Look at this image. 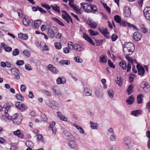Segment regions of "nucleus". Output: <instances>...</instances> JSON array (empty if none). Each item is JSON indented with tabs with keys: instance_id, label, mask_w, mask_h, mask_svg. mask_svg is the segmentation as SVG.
<instances>
[{
	"instance_id": "obj_11",
	"label": "nucleus",
	"mask_w": 150,
	"mask_h": 150,
	"mask_svg": "<svg viewBox=\"0 0 150 150\" xmlns=\"http://www.w3.org/2000/svg\"><path fill=\"white\" fill-rule=\"evenodd\" d=\"M54 94L56 96H59L61 94L59 87L57 86H53L52 88Z\"/></svg>"
},
{
	"instance_id": "obj_42",
	"label": "nucleus",
	"mask_w": 150,
	"mask_h": 150,
	"mask_svg": "<svg viewBox=\"0 0 150 150\" xmlns=\"http://www.w3.org/2000/svg\"><path fill=\"white\" fill-rule=\"evenodd\" d=\"M116 136L114 133L110 135L109 137V139L111 141H115L116 140Z\"/></svg>"
},
{
	"instance_id": "obj_55",
	"label": "nucleus",
	"mask_w": 150,
	"mask_h": 150,
	"mask_svg": "<svg viewBox=\"0 0 150 150\" xmlns=\"http://www.w3.org/2000/svg\"><path fill=\"white\" fill-rule=\"evenodd\" d=\"M128 22L125 21L121 20L120 23V25L122 26L125 27L127 26Z\"/></svg>"
},
{
	"instance_id": "obj_31",
	"label": "nucleus",
	"mask_w": 150,
	"mask_h": 150,
	"mask_svg": "<svg viewBox=\"0 0 150 150\" xmlns=\"http://www.w3.org/2000/svg\"><path fill=\"white\" fill-rule=\"evenodd\" d=\"M141 113V111L140 110H137L131 112V114L134 116H138Z\"/></svg>"
},
{
	"instance_id": "obj_47",
	"label": "nucleus",
	"mask_w": 150,
	"mask_h": 150,
	"mask_svg": "<svg viewBox=\"0 0 150 150\" xmlns=\"http://www.w3.org/2000/svg\"><path fill=\"white\" fill-rule=\"evenodd\" d=\"M18 13V16L20 18H22L23 16V12L21 9H18L17 11Z\"/></svg>"
},
{
	"instance_id": "obj_20",
	"label": "nucleus",
	"mask_w": 150,
	"mask_h": 150,
	"mask_svg": "<svg viewBox=\"0 0 150 150\" xmlns=\"http://www.w3.org/2000/svg\"><path fill=\"white\" fill-rule=\"evenodd\" d=\"M124 143L127 146L128 148H130L132 146L131 145V141L129 139L126 137L123 139Z\"/></svg>"
},
{
	"instance_id": "obj_46",
	"label": "nucleus",
	"mask_w": 150,
	"mask_h": 150,
	"mask_svg": "<svg viewBox=\"0 0 150 150\" xmlns=\"http://www.w3.org/2000/svg\"><path fill=\"white\" fill-rule=\"evenodd\" d=\"M100 31L105 36H107L109 34L106 29H102L100 30Z\"/></svg>"
},
{
	"instance_id": "obj_62",
	"label": "nucleus",
	"mask_w": 150,
	"mask_h": 150,
	"mask_svg": "<svg viewBox=\"0 0 150 150\" xmlns=\"http://www.w3.org/2000/svg\"><path fill=\"white\" fill-rule=\"evenodd\" d=\"M148 85V84L147 82L145 81H143L141 83V84H140V86L142 88H145Z\"/></svg>"
},
{
	"instance_id": "obj_1",
	"label": "nucleus",
	"mask_w": 150,
	"mask_h": 150,
	"mask_svg": "<svg viewBox=\"0 0 150 150\" xmlns=\"http://www.w3.org/2000/svg\"><path fill=\"white\" fill-rule=\"evenodd\" d=\"M123 50L125 54H131L134 51L135 47L133 44L126 42L123 45Z\"/></svg>"
},
{
	"instance_id": "obj_32",
	"label": "nucleus",
	"mask_w": 150,
	"mask_h": 150,
	"mask_svg": "<svg viewBox=\"0 0 150 150\" xmlns=\"http://www.w3.org/2000/svg\"><path fill=\"white\" fill-rule=\"evenodd\" d=\"M73 49L78 51H81L82 48L81 45L78 44H75L74 45Z\"/></svg>"
},
{
	"instance_id": "obj_49",
	"label": "nucleus",
	"mask_w": 150,
	"mask_h": 150,
	"mask_svg": "<svg viewBox=\"0 0 150 150\" xmlns=\"http://www.w3.org/2000/svg\"><path fill=\"white\" fill-rule=\"evenodd\" d=\"M24 54L27 57H29L30 55V53L28 50H25L23 52Z\"/></svg>"
},
{
	"instance_id": "obj_22",
	"label": "nucleus",
	"mask_w": 150,
	"mask_h": 150,
	"mask_svg": "<svg viewBox=\"0 0 150 150\" xmlns=\"http://www.w3.org/2000/svg\"><path fill=\"white\" fill-rule=\"evenodd\" d=\"M91 10V12L90 13H95L96 12L98 13V9L97 7L95 5L91 4L90 7Z\"/></svg>"
},
{
	"instance_id": "obj_48",
	"label": "nucleus",
	"mask_w": 150,
	"mask_h": 150,
	"mask_svg": "<svg viewBox=\"0 0 150 150\" xmlns=\"http://www.w3.org/2000/svg\"><path fill=\"white\" fill-rule=\"evenodd\" d=\"M59 63L63 65L65 64L67 65L69 64L70 63V62L68 60H62L60 61Z\"/></svg>"
},
{
	"instance_id": "obj_17",
	"label": "nucleus",
	"mask_w": 150,
	"mask_h": 150,
	"mask_svg": "<svg viewBox=\"0 0 150 150\" xmlns=\"http://www.w3.org/2000/svg\"><path fill=\"white\" fill-rule=\"evenodd\" d=\"M133 38L135 40L138 41L141 40L142 38V35L139 32H136L133 35Z\"/></svg>"
},
{
	"instance_id": "obj_24",
	"label": "nucleus",
	"mask_w": 150,
	"mask_h": 150,
	"mask_svg": "<svg viewBox=\"0 0 150 150\" xmlns=\"http://www.w3.org/2000/svg\"><path fill=\"white\" fill-rule=\"evenodd\" d=\"M18 37L19 38L23 40H26L28 38V36L27 34L22 33H18Z\"/></svg>"
},
{
	"instance_id": "obj_34",
	"label": "nucleus",
	"mask_w": 150,
	"mask_h": 150,
	"mask_svg": "<svg viewBox=\"0 0 150 150\" xmlns=\"http://www.w3.org/2000/svg\"><path fill=\"white\" fill-rule=\"evenodd\" d=\"M125 58L127 59L128 62V63L129 64H132V65L133 64L134 61L132 59V58L129 57V55L130 54H126Z\"/></svg>"
},
{
	"instance_id": "obj_63",
	"label": "nucleus",
	"mask_w": 150,
	"mask_h": 150,
	"mask_svg": "<svg viewBox=\"0 0 150 150\" xmlns=\"http://www.w3.org/2000/svg\"><path fill=\"white\" fill-rule=\"evenodd\" d=\"M25 62L23 60H19L17 61L16 64L18 65H22L24 64Z\"/></svg>"
},
{
	"instance_id": "obj_16",
	"label": "nucleus",
	"mask_w": 150,
	"mask_h": 150,
	"mask_svg": "<svg viewBox=\"0 0 150 150\" xmlns=\"http://www.w3.org/2000/svg\"><path fill=\"white\" fill-rule=\"evenodd\" d=\"M83 38L84 39L86 40L92 45H95V44L94 42L91 39L90 37H89L86 34V33H83Z\"/></svg>"
},
{
	"instance_id": "obj_10",
	"label": "nucleus",
	"mask_w": 150,
	"mask_h": 150,
	"mask_svg": "<svg viewBox=\"0 0 150 150\" xmlns=\"http://www.w3.org/2000/svg\"><path fill=\"white\" fill-rule=\"evenodd\" d=\"M124 14L125 16L128 17L130 16L131 14L130 7L128 6H126L123 8Z\"/></svg>"
},
{
	"instance_id": "obj_27",
	"label": "nucleus",
	"mask_w": 150,
	"mask_h": 150,
	"mask_svg": "<svg viewBox=\"0 0 150 150\" xmlns=\"http://www.w3.org/2000/svg\"><path fill=\"white\" fill-rule=\"evenodd\" d=\"M144 96L142 94H140L138 95L137 97V102L138 104H141L143 101V98Z\"/></svg>"
},
{
	"instance_id": "obj_64",
	"label": "nucleus",
	"mask_w": 150,
	"mask_h": 150,
	"mask_svg": "<svg viewBox=\"0 0 150 150\" xmlns=\"http://www.w3.org/2000/svg\"><path fill=\"white\" fill-rule=\"evenodd\" d=\"M118 38V36L115 34H112L111 37L112 40L113 41H115Z\"/></svg>"
},
{
	"instance_id": "obj_52",
	"label": "nucleus",
	"mask_w": 150,
	"mask_h": 150,
	"mask_svg": "<svg viewBox=\"0 0 150 150\" xmlns=\"http://www.w3.org/2000/svg\"><path fill=\"white\" fill-rule=\"evenodd\" d=\"M108 95H109V96L110 98H112L114 96V93L113 91L112 90H108Z\"/></svg>"
},
{
	"instance_id": "obj_2",
	"label": "nucleus",
	"mask_w": 150,
	"mask_h": 150,
	"mask_svg": "<svg viewBox=\"0 0 150 150\" xmlns=\"http://www.w3.org/2000/svg\"><path fill=\"white\" fill-rule=\"evenodd\" d=\"M47 29L48 36L51 38H54L55 33H57L58 32L57 28L55 27L52 26L51 28L50 27H48Z\"/></svg>"
},
{
	"instance_id": "obj_19",
	"label": "nucleus",
	"mask_w": 150,
	"mask_h": 150,
	"mask_svg": "<svg viewBox=\"0 0 150 150\" xmlns=\"http://www.w3.org/2000/svg\"><path fill=\"white\" fill-rule=\"evenodd\" d=\"M69 146L71 148L77 149H78V146L76 143L74 141H70L69 142Z\"/></svg>"
},
{
	"instance_id": "obj_14",
	"label": "nucleus",
	"mask_w": 150,
	"mask_h": 150,
	"mask_svg": "<svg viewBox=\"0 0 150 150\" xmlns=\"http://www.w3.org/2000/svg\"><path fill=\"white\" fill-rule=\"evenodd\" d=\"M23 24L25 26H28L30 24L32 23L33 21L32 20H29L26 17H24L22 21Z\"/></svg>"
},
{
	"instance_id": "obj_58",
	"label": "nucleus",
	"mask_w": 150,
	"mask_h": 150,
	"mask_svg": "<svg viewBox=\"0 0 150 150\" xmlns=\"http://www.w3.org/2000/svg\"><path fill=\"white\" fill-rule=\"evenodd\" d=\"M132 85H130L127 90V92L128 94H131L132 92Z\"/></svg>"
},
{
	"instance_id": "obj_4",
	"label": "nucleus",
	"mask_w": 150,
	"mask_h": 150,
	"mask_svg": "<svg viewBox=\"0 0 150 150\" xmlns=\"http://www.w3.org/2000/svg\"><path fill=\"white\" fill-rule=\"evenodd\" d=\"M62 135L65 139L70 140L74 138L73 136L67 129L62 128Z\"/></svg>"
},
{
	"instance_id": "obj_25",
	"label": "nucleus",
	"mask_w": 150,
	"mask_h": 150,
	"mask_svg": "<svg viewBox=\"0 0 150 150\" xmlns=\"http://www.w3.org/2000/svg\"><path fill=\"white\" fill-rule=\"evenodd\" d=\"M134 101V97L132 96H131L129 97V98L127 99L126 102L129 105H131L132 104Z\"/></svg>"
},
{
	"instance_id": "obj_7",
	"label": "nucleus",
	"mask_w": 150,
	"mask_h": 150,
	"mask_svg": "<svg viewBox=\"0 0 150 150\" xmlns=\"http://www.w3.org/2000/svg\"><path fill=\"white\" fill-rule=\"evenodd\" d=\"M143 13L146 19L150 20V7H146L143 10Z\"/></svg>"
},
{
	"instance_id": "obj_29",
	"label": "nucleus",
	"mask_w": 150,
	"mask_h": 150,
	"mask_svg": "<svg viewBox=\"0 0 150 150\" xmlns=\"http://www.w3.org/2000/svg\"><path fill=\"white\" fill-rule=\"evenodd\" d=\"M119 65L124 69L127 68V64L126 62L124 61H122L119 63Z\"/></svg>"
},
{
	"instance_id": "obj_26",
	"label": "nucleus",
	"mask_w": 150,
	"mask_h": 150,
	"mask_svg": "<svg viewBox=\"0 0 150 150\" xmlns=\"http://www.w3.org/2000/svg\"><path fill=\"white\" fill-rule=\"evenodd\" d=\"M41 23L42 21L40 20H38L34 21V25L36 29H38L41 25Z\"/></svg>"
},
{
	"instance_id": "obj_59",
	"label": "nucleus",
	"mask_w": 150,
	"mask_h": 150,
	"mask_svg": "<svg viewBox=\"0 0 150 150\" xmlns=\"http://www.w3.org/2000/svg\"><path fill=\"white\" fill-rule=\"evenodd\" d=\"M54 45L55 48L59 50L61 48V45L59 43L56 42Z\"/></svg>"
},
{
	"instance_id": "obj_3",
	"label": "nucleus",
	"mask_w": 150,
	"mask_h": 150,
	"mask_svg": "<svg viewBox=\"0 0 150 150\" xmlns=\"http://www.w3.org/2000/svg\"><path fill=\"white\" fill-rule=\"evenodd\" d=\"M13 118L12 119V121L14 125H19L21 122L23 117L21 114H20L18 116L16 114H15L13 115Z\"/></svg>"
},
{
	"instance_id": "obj_56",
	"label": "nucleus",
	"mask_w": 150,
	"mask_h": 150,
	"mask_svg": "<svg viewBox=\"0 0 150 150\" xmlns=\"http://www.w3.org/2000/svg\"><path fill=\"white\" fill-rule=\"evenodd\" d=\"M144 90L146 93H149L150 91V86L148 85L145 88H144Z\"/></svg>"
},
{
	"instance_id": "obj_54",
	"label": "nucleus",
	"mask_w": 150,
	"mask_h": 150,
	"mask_svg": "<svg viewBox=\"0 0 150 150\" xmlns=\"http://www.w3.org/2000/svg\"><path fill=\"white\" fill-rule=\"evenodd\" d=\"M36 137L38 139L39 141H40L41 142H43L44 140L42 136L40 134H38L36 135Z\"/></svg>"
},
{
	"instance_id": "obj_5",
	"label": "nucleus",
	"mask_w": 150,
	"mask_h": 150,
	"mask_svg": "<svg viewBox=\"0 0 150 150\" xmlns=\"http://www.w3.org/2000/svg\"><path fill=\"white\" fill-rule=\"evenodd\" d=\"M62 18H63L67 23H69V21L71 23H72V20L70 16L68 14L66 11L62 10Z\"/></svg>"
},
{
	"instance_id": "obj_8",
	"label": "nucleus",
	"mask_w": 150,
	"mask_h": 150,
	"mask_svg": "<svg viewBox=\"0 0 150 150\" xmlns=\"http://www.w3.org/2000/svg\"><path fill=\"white\" fill-rule=\"evenodd\" d=\"M86 23L91 28L95 29L97 27V23L93 21L91 18L88 19Z\"/></svg>"
},
{
	"instance_id": "obj_43",
	"label": "nucleus",
	"mask_w": 150,
	"mask_h": 150,
	"mask_svg": "<svg viewBox=\"0 0 150 150\" xmlns=\"http://www.w3.org/2000/svg\"><path fill=\"white\" fill-rule=\"evenodd\" d=\"M114 18L116 22L120 23L121 20V17L117 15L115 16Z\"/></svg>"
},
{
	"instance_id": "obj_60",
	"label": "nucleus",
	"mask_w": 150,
	"mask_h": 150,
	"mask_svg": "<svg viewBox=\"0 0 150 150\" xmlns=\"http://www.w3.org/2000/svg\"><path fill=\"white\" fill-rule=\"evenodd\" d=\"M74 10V11H76L77 13L79 14H81L82 12L81 10L77 6Z\"/></svg>"
},
{
	"instance_id": "obj_51",
	"label": "nucleus",
	"mask_w": 150,
	"mask_h": 150,
	"mask_svg": "<svg viewBox=\"0 0 150 150\" xmlns=\"http://www.w3.org/2000/svg\"><path fill=\"white\" fill-rule=\"evenodd\" d=\"M74 59L75 61L78 63H82L83 60L82 59H80L79 57H74Z\"/></svg>"
},
{
	"instance_id": "obj_50",
	"label": "nucleus",
	"mask_w": 150,
	"mask_h": 150,
	"mask_svg": "<svg viewBox=\"0 0 150 150\" xmlns=\"http://www.w3.org/2000/svg\"><path fill=\"white\" fill-rule=\"evenodd\" d=\"M19 51L18 49H15L13 51L12 54L14 56L17 55L19 53Z\"/></svg>"
},
{
	"instance_id": "obj_38",
	"label": "nucleus",
	"mask_w": 150,
	"mask_h": 150,
	"mask_svg": "<svg viewBox=\"0 0 150 150\" xmlns=\"http://www.w3.org/2000/svg\"><path fill=\"white\" fill-rule=\"evenodd\" d=\"M139 28L140 30L144 33H146L148 31V30L145 28L143 25H139Z\"/></svg>"
},
{
	"instance_id": "obj_9",
	"label": "nucleus",
	"mask_w": 150,
	"mask_h": 150,
	"mask_svg": "<svg viewBox=\"0 0 150 150\" xmlns=\"http://www.w3.org/2000/svg\"><path fill=\"white\" fill-rule=\"evenodd\" d=\"M13 104L10 102H7L5 103L3 106V108L5 109V113H6L11 111L10 107L12 106Z\"/></svg>"
},
{
	"instance_id": "obj_35",
	"label": "nucleus",
	"mask_w": 150,
	"mask_h": 150,
	"mask_svg": "<svg viewBox=\"0 0 150 150\" xmlns=\"http://www.w3.org/2000/svg\"><path fill=\"white\" fill-rule=\"evenodd\" d=\"M16 98L20 101H23L24 100V98L20 93L16 94Z\"/></svg>"
},
{
	"instance_id": "obj_12",
	"label": "nucleus",
	"mask_w": 150,
	"mask_h": 150,
	"mask_svg": "<svg viewBox=\"0 0 150 150\" xmlns=\"http://www.w3.org/2000/svg\"><path fill=\"white\" fill-rule=\"evenodd\" d=\"M11 73L15 76L14 78L18 79H19L20 76L19 75V72L18 70L16 68H13L11 69Z\"/></svg>"
},
{
	"instance_id": "obj_39",
	"label": "nucleus",
	"mask_w": 150,
	"mask_h": 150,
	"mask_svg": "<svg viewBox=\"0 0 150 150\" xmlns=\"http://www.w3.org/2000/svg\"><path fill=\"white\" fill-rule=\"evenodd\" d=\"M100 62L102 63H106L107 61L105 58V56L104 55H101L100 57Z\"/></svg>"
},
{
	"instance_id": "obj_61",
	"label": "nucleus",
	"mask_w": 150,
	"mask_h": 150,
	"mask_svg": "<svg viewBox=\"0 0 150 150\" xmlns=\"http://www.w3.org/2000/svg\"><path fill=\"white\" fill-rule=\"evenodd\" d=\"M26 89V86L24 85H21L20 87L21 91L22 92H24L25 91Z\"/></svg>"
},
{
	"instance_id": "obj_33",
	"label": "nucleus",
	"mask_w": 150,
	"mask_h": 150,
	"mask_svg": "<svg viewBox=\"0 0 150 150\" xmlns=\"http://www.w3.org/2000/svg\"><path fill=\"white\" fill-rule=\"evenodd\" d=\"M51 6L52 7V9L55 11L59 13H60L59 8L57 5L56 4L54 5H51Z\"/></svg>"
},
{
	"instance_id": "obj_30",
	"label": "nucleus",
	"mask_w": 150,
	"mask_h": 150,
	"mask_svg": "<svg viewBox=\"0 0 150 150\" xmlns=\"http://www.w3.org/2000/svg\"><path fill=\"white\" fill-rule=\"evenodd\" d=\"M83 93V95L84 96H91V93L88 91V89L87 88L84 89Z\"/></svg>"
},
{
	"instance_id": "obj_36",
	"label": "nucleus",
	"mask_w": 150,
	"mask_h": 150,
	"mask_svg": "<svg viewBox=\"0 0 150 150\" xmlns=\"http://www.w3.org/2000/svg\"><path fill=\"white\" fill-rule=\"evenodd\" d=\"M57 84H64L66 83V80H65L63 81L61 77H59L57 79Z\"/></svg>"
},
{
	"instance_id": "obj_40",
	"label": "nucleus",
	"mask_w": 150,
	"mask_h": 150,
	"mask_svg": "<svg viewBox=\"0 0 150 150\" xmlns=\"http://www.w3.org/2000/svg\"><path fill=\"white\" fill-rule=\"evenodd\" d=\"M88 32L91 36H95L99 34L98 32L96 31H94L91 29L88 30Z\"/></svg>"
},
{
	"instance_id": "obj_45",
	"label": "nucleus",
	"mask_w": 150,
	"mask_h": 150,
	"mask_svg": "<svg viewBox=\"0 0 150 150\" xmlns=\"http://www.w3.org/2000/svg\"><path fill=\"white\" fill-rule=\"evenodd\" d=\"M25 144L28 147H32L33 146L32 142L30 140L26 141Z\"/></svg>"
},
{
	"instance_id": "obj_53",
	"label": "nucleus",
	"mask_w": 150,
	"mask_h": 150,
	"mask_svg": "<svg viewBox=\"0 0 150 150\" xmlns=\"http://www.w3.org/2000/svg\"><path fill=\"white\" fill-rule=\"evenodd\" d=\"M43 93L47 96H51L52 95V93L49 91L47 90H44L42 91Z\"/></svg>"
},
{
	"instance_id": "obj_21",
	"label": "nucleus",
	"mask_w": 150,
	"mask_h": 150,
	"mask_svg": "<svg viewBox=\"0 0 150 150\" xmlns=\"http://www.w3.org/2000/svg\"><path fill=\"white\" fill-rule=\"evenodd\" d=\"M57 117L60 120L65 121H67V118L64 115H63L61 112L59 111L57 112Z\"/></svg>"
},
{
	"instance_id": "obj_44",
	"label": "nucleus",
	"mask_w": 150,
	"mask_h": 150,
	"mask_svg": "<svg viewBox=\"0 0 150 150\" xmlns=\"http://www.w3.org/2000/svg\"><path fill=\"white\" fill-rule=\"evenodd\" d=\"M27 108V107L26 105L25 104L22 103L19 109H20L22 112H23L26 110Z\"/></svg>"
},
{
	"instance_id": "obj_6",
	"label": "nucleus",
	"mask_w": 150,
	"mask_h": 150,
	"mask_svg": "<svg viewBox=\"0 0 150 150\" xmlns=\"http://www.w3.org/2000/svg\"><path fill=\"white\" fill-rule=\"evenodd\" d=\"M81 4V8L84 9L85 12L88 13L91 12V11L90 9L91 4L87 3H82Z\"/></svg>"
},
{
	"instance_id": "obj_15",
	"label": "nucleus",
	"mask_w": 150,
	"mask_h": 150,
	"mask_svg": "<svg viewBox=\"0 0 150 150\" xmlns=\"http://www.w3.org/2000/svg\"><path fill=\"white\" fill-rule=\"evenodd\" d=\"M137 67L138 69V74L142 76H143L145 73V70L144 68L138 64L137 65Z\"/></svg>"
},
{
	"instance_id": "obj_18",
	"label": "nucleus",
	"mask_w": 150,
	"mask_h": 150,
	"mask_svg": "<svg viewBox=\"0 0 150 150\" xmlns=\"http://www.w3.org/2000/svg\"><path fill=\"white\" fill-rule=\"evenodd\" d=\"M48 68L50 71L54 74H57L59 71L58 69L51 64L48 66Z\"/></svg>"
},
{
	"instance_id": "obj_41",
	"label": "nucleus",
	"mask_w": 150,
	"mask_h": 150,
	"mask_svg": "<svg viewBox=\"0 0 150 150\" xmlns=\"http://www.w3.org/2000/svg\"><path fill=\"white\" fill-rule=\"evenodd\" d=\"M116 83L119 86H121L122 85V79L121 77H117L115 80Z\"/></svg>"
},
{
	"instance_id": "obj_28",
	"label": "nucleus",
	"mask_w": 150,
	"mask_h": 150,
	"mask_svg": "<svg viewBox=\"0 0 150 150\" xmlns=\"http://www.w3.org/2000/svg\"><path fill=\"white\" fill-rule=\"evenodd\" d=\"M52 19L58 25L62 26H65L61 22L59 19L56 17L52 18Z\"/></svg>"
},
{
	"instance_id": "obj_13",
	"label": "nucleus",
	"mask_w": 150,
	"mask_h": 150,
	"mask_svg": "<svg viewBox=\"0 0 150 150\" xmlns=\"http://www.w3.org/2000/svg\"><path fill=\"white\" fill-rule=\"evenodd\" d=\"M50 126L49 127V129L50 131L52 130L55 135L57 130L56 128L54 127L55 124V122L54 121L51 122H50Z\"/></svg>"
},
{
	"instance_id": "obj_23",
	"label": "nucleus",
	"mask_w": 150,
	"mask_h": 150,
	"mask_svg": "<svg viewBox=\"0 0 150 150\" xmlns=\"http://www.w3.org/2000/svg\"><path fill=\"white\" fill-rule=\"evenodd\" d=\"M14 134L20 138H22L23 137V133H21L19 130H18L14 132Z\"/></svg>"
},
{
	"instance_id": "obj_37",
	"label": "nucleus",
	"mask_w": 150,
	"mask_h": 150,
	"mask_svg": "<svg viewBox=\"0 0 150 150\" xmlns=\"http://www.w3.org/2000/svg\"><path fill=\"white\" fill-rule=\"evenodd\" d=\"M91 127L93 129H98V124L96 123H94L91 121L90 122Z\"/></svg>"
},
{
	"instance_id": "obj_57",
	"label": "nucleus",
	"mask_w": 150,
	"mask_h": 150,
	"mask_svg": "<svg viewBox=\"0 0 150 150\" xmlns=\"http://www.w3.org/2000/svg\"><path fill=\"white\" fill-rule=\"evenodd\" d=\"M74 46V45L71 42H69L68 43V47L70 50H72L73 49Z\"/></svg>"
}]
</instances>
